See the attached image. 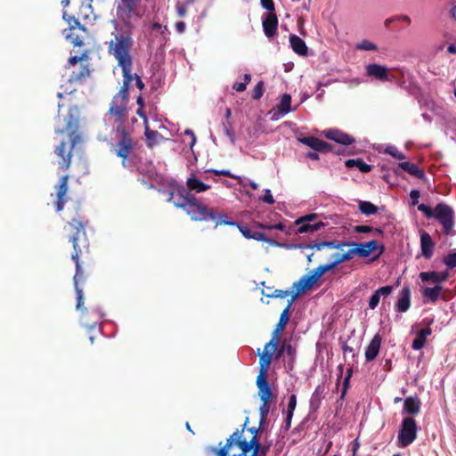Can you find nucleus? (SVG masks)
<instances>
[{"label":"nucleus","instance_id":"obj_50","mask_svg":"<svg viewBox=\"0 0 456 456\" xmlns=\"http://www.w3.org/2000/svg\"><path fill=\"white\" fill-rule=\"evenodd\" d=\"M262 200L264 202H265V203H268V204H273L274 203V200H273V195L271 193V191L269 189H265V195L262 198Z\"/></svg>","mask_w":456,"mask_h":456},{"label":"nucleus","instance_id":"obj_32","mask_svg":"<svg viewBox=\"0 0 456 456\" xmlns=\"http://www.w3.org/2000/svg\"><path fill=\"white\" fill-rule=\"evenodd\" d=\"M430 334H431V330L429 328H426V329L421 330L418 333L417 338L413 340L412 347L415 350L421 349L425 346L427 338Z\"/></svg>","mask_w":456,"mask_h":456},{"label":"nucleus","instance_id":"obj_51","mask_svg":"<svg viewBox=\"0 0 456 456\" xmlns=\"http://www.w3.org/2000/svg\"><path fill=\"white\" fill-rule=\"evenodd\" d=\"M263 94V83H258L255 89H254V94H253V97L255 99H259Z\"/></svg>","mask_w":456,"mask_h":456},{"label":"nucleus","instance_id":"obj_30","mask_svg":"<svg viewBox=\"0 0 456 456\" xmlns=\"http://www.w3.org/2000/svg\"><path fill=\"white\" fill-rule=\"evenodd\" d=\"M292 302L293 301H291V299H290L288 305L286 306V308L282 311V313L280 316V321L277 325V328L273 334V338L277 334L278 343L280 342V332H281V330H283V328L285 327V325L287 324V322L289 321V308L292 305Z\"/></svg>","mask_w":456,"mask_h":456},{"label":"nucleus","instance_id":"obj_59","mask_svg":"<svg viewBox=\"0 0 456 456\" xmlns=\"http://www.w3.org/2000/svg\"><path fill=\"white\" fill-rule=\"evenodd\" d=\"M89 75V70L86 68H84L83 70L80 72L79 76L73 77L72 80H78L82 77H85Z\"/></svg>","mask_w":456,"mask_h":456},{"label":"nucleus","instance_id":"obj_6","mask_svg":"<svg viewBox=\"0 0 456 456\" xmlns=\"http://www.w3.org/2000/svg\"><path fill=\"white\" fill-rule=\"evenodd\" d=\"M69 225L71 228H74V229L77 230V236H73L71 238V241L73 243V248H74V250H75V252L72 254V259L76 262V266H77V273H76V274L74 276L76 291H77V309H80L81 305L84 303V298H83L82 289L77 287V278H78L79 275H81V273H82L81 265H80L79 261H78L79 251L77 249V240H78L79 236L80 235H84L85 232H84L82 224L78 221H73V222L69 223Z\"/></svg>","mask_w":456,"mask_h":456},{"label":"nucleus","instance_id":"obj_64","mask_svg":"<svg viewBox=\"0 0 456 456\" xmlns=\"http://www.w3.org/2000/svg\"><path fill=\"white\" fill-rule=\"evenodd\" d=\"M82 59H83V57H77V56L71 57V58H69V65H75V64H77L78 61H80Z\"/></svg>","mask_w":456,"mask_h":456},{"label":"nucleus","instance_id":"obj_34","mask_svg":"<svg viewBox=\"0 0 456 456\" xmlns=\"http://www.w3.org/2000/svg\"><path fill=\"white\" fill-rule=\"evenodd\" d=\"M64 146H65V143L61 142V145L57 148L56 151H57V154L62 159V161L59 163L60 167L61 169H68L70 165L71 153H70V151H69V152L65 156L64 155Z\"/></svg>","mask_w":456,"mask_h":456},{"label":"nucleus","instance_id":"obj_8","mask_svg":"<svg viewBox=\"0 0 456 456\" xmlns=\"http://www.w3.org/2000/svg\"><path fill=\"white\" fill-rule=\"evenodd\" d=\"M325 273L321 266H318L309 273L302 276L297 282L293 284L295 294L291 297V301H294L298 295L305 293L306 290L313 288V286L319 281V279Z\"/></svg>","mask_w":456,"mask_h":456},{"label":"nucleus","instance_id":"obj_38","mask_svg":"<svg viewBox=\"0 0 456 456\" xmlns=\"http://www.w3.org/2000/svg\"><path fill=\"white\" fill-rule=\"evenodd\" d=\"M419 278L423 282L439 284L438 272H421Z\"/></svg>","mask_w":456,"mask_h":456},{"label":"nucleus","instance_id":"obj_36","mask_svg":"<svg viewBox=\"0 0 456 456\" xmlns=\"http://www.w3.org/2000/svg\"><path fill=\"white\" fill-rule=\"evenodd\" d=\"M346 166L348 167H356L362 173L370 171V166L361 159H348L346 162Z\"/></svg>","mask_w":456,"mask_h":456},{"label":"nucleus","instance_id":"obj_53","mask_svg":"<svg viewBox=\"0 0 456 456\" xmlns=\"http://www.w3.org/2000/svg\"><path fill=\"white\" fill-rule=\"evenodd\" d=\"M261 4L265 9H266L268 11H273V9H274V4H273V0H261Z\"/></svg>","mask_w":456,"mask_h":456},{"label":"nucleus","instance_id":"obj_41","mask_svg":"<svg viewBox=\"0 0 456 456\" xmlns=\"http://www.w3.org/2000/svg\"><path fill=\"white\" fill-rule=\"evenodd\" d=\"M256 226L261 229H268V230L276 229V230H280V231H285V226L281 222H278L273 224H269V223H257Z\"/></svg>","mask_w":456,"mask_h":456},{"label":"nucleus","instance_id":"obj_48","mask_svg":"<svg viewBox=\"0 0 456 456\" xmlns=\"http://www.w3.org/2000/svg\"><path fill=\"white\" fill-rule=\"evenodd\" d=\"M193 2V0H186L184 4H178L177 5V12L180 17H183L186 13V6L191 4Z\"/></svg>","mask_w":456,"mask_h":456},{"label":"nucleus","instance_id":"obj_1","mask_svg":"<svg viewBox=\"0 0 456 456\" xmlns=\"http://www.w3.org/2000/svg\"><path fill=\"white\" fill-rule=\"evenodd\" d=\"M278 347V336L277 334L271 338V340L265 346V348L262 353H258L260 360V370L259 375L256 379V384L259 388V396L263 401L264 404L261 407L262 414L267 412V404L268 401L272 396V392L270 390L268 382L266 380V373L269 369L270 363L273 359V355L277 350Z\"/></svg>","mask_w":456,"mask_h":456},{"label":"nucleus","instance_id":"obj_56","mask_svg":"<svg viewBox=\"0 0 456 456\" xmlns=\"http://www.w3.org/2000/svg\"><path fill=\"white\" fill-rule=\"evenodd\" d=\"M351 375H352V370H348V371L346 373V377L345 378V380H344V390H343L342 395H344L346 394V388L348 387V383H349V379L351 378Z\"/></svg>","mask_w":456,"mask_h":456},{"label":"nucleus","instance_id":"obj_22","mask_svg":"<svg viewBox=\"0 0 456 456\" xmlns=\"http://www.w3.org/2000/svg\"><path fill=\"white\" fill-rule=\"evenodd\" d=\"M134 147L133 141L127 137L125 136L118 143V149L116 150V153L119 158H122L125 161L127 156L130 153V151Z\"/></svg>","mask_w":456,"mask_h":456},{"label":"nucleus","instance_id":"obj_12","mask_svg":"<svg viewBox=\"0 0 456 456\" xmlns=\"http://www.w3.org/2000/svg\"><path fill=\"white\" fill-rule=\"evenodd\" d=\"M141 0H120L118 5V15L123 20L130 19L133 15H138L137 8Z\"/></svg>","mask_w":456,"mask_h":456},{"label":"nucleus","instance_id":"obj_63","mask_svg":"<svg viewBox=\"0 0 456 456\" xmlns=\"http://www.w3.org/2000/svg\"><path fill=\"white\" fill-rule=\"evenodd\" d=\"M355 230L359 232H368L370 231V227L365 226V225H361V226H356Z\"/></svg>","mask_w":456,"mask_h":456},{"label":"nucleus","instance_id":"obj_33","mask_svg":"<svg viewBox=\"0 0 456 456\" xmlns=\"http://www.w3.org/2000/svg\"><path fill=\"white\" fill-rule=\"evenodd\" d=\"M399 167L403 169L404 171L408 172L409 174L419 177L423 178L424 173L421 171L415 164L411 163L409 161H403L399 163Z\"/></svg>","mask_w":456,"mask_h":456},{"label":"nucleus","instance_id":"obj_16","mask_svg":"<svg viewBox=\"0 0 456 456\" xmlns=\"http://www.w3.org/2000/svg\"><path fill=\"white\" fill-rule=\"evenodd\" d=\"M322 134L325 137H327L328 139L335 141L336 142L340 143V144L346 145V144H350L354 142V139L350 135H348L341 131H338L337 129H329V130L323 131Z\"/></svg>","mask_w":456,"mask_h":456},{"label":"nucleus","instance_id":"obj_62","mask_svg":"<svg viewBox=\"0 0 456 456\" xmlns=\"http://www.w3.org/2000/svg\"><path fill=\"white\" fill-rule=\"evenodd\" d=\"M175 28L179 33H183L185 30V24L183 21H178L175 24Z\"/></svg>","mask_w":456,"mask_h":456},{"label":"nucleus","instance_id":"obj_20","mask_svg":"<svg viewBox=\"0 0 456 456\" xmlns=\"http://www.w3.org/2000/svg\"><path fill=\"white\" fill-rule=\"evenodd\" d=\"M91 2L92 0H75L76 4H81L80 10L77 13L79 19L85 20H92L94 19Z\"/></svg>","mask_w":456,"mask_h":456},{"label":"nucleus","instance_id":"obj_46","mask_svg":"<svg viewBox=\"0 0 456 456\" xmlns=\"http://www.w3.org/2000/svg\"><path fill=\"white\" fill-rule=\"evenodd\" d=\"M252 239L259 241H266L273 246H280L279 243L275 242L273 240H266L265 235L262 232H254Z\"/></svg>","mask_w":456,"mask_h":456},{"label":"nucleus","instance_id":"obj_11","mask_svg":"<svg viewBox=\"0 0 456 456\" xmlns=\"http://www.w3.org/2000/svg\"><path fill=\"white\" fill-rule=\"evenodd\" d=\"M435 218H436L443 225L445 232H449L452 226V209L444 204H439L435 208Z\"/></svg>","mask_w":456,"mask_h":456},{"label":"nucleus","instance_id":"obj_13","mask_svg":"<svg viewBox=\"0 0 456 456\" xmlns=\"http://www.w3.org/2000/svg\"><path fill=\"white\" fill-rule=\"evenodd\" d=\"M337 248L338 250L330 255V259L332 261L330 263L320 265L325 273L333 270L338 264L352 259L351 249L345 251L340 248V246Z\"/></svg>","mask_w":456,"mask_h":456},{"label":"nucleus","instance_id":"obj_58","mask_svg":"<svg viewBox=\"0 0 456 456\" xmlns=\"http://www.w3.org/2000/svg\"><path fill=\"white\" fill-rule=\"evenodd\" d=\"M246 86H247V84L244 82V83H235L233 85V89L238 91V92H242L246 89Z\"/></svg>","mask_w":456,"mask_h":456},{"label":"nucleus","instance_id":"obj_25","mask_svg":"<svg viewBox=\"0 0 456 456\" xmlns=\"http://www.w3.org/2000/svg\"><path fill=\"white\" fill-rule=\"evenodd\" d=\"M442 290V286L437 284L434 287L422 286L421 287V294L427 298L428 301L435 303L437 301L440 296V292Z\"/></svg>","mask_w":456,"mask_h":456},{"label":"nucleus","instance_id":"obj_5","mask_svg":"<svg viewBox=\"0 0 456 456\" xmlns=\"http://www.w3.org/2000/svg\"><path fill=\"white\" fill-rule=\"evenodd\" d=\"M131 82L126 83L124 78L123 86L119 92L113 97L109 113L113 116L117 122L122 123L126 117L128 102V87Z\"/></svg>","mask_w":456,"mask_h":456},{"label":"nucleus","instance_id":"obj_55","mask_svg":"<svg viewBox=\"0 0 456 456\" xmlns=\"http://www.w3.org/2000/svg\"><path fill=\"white\" fill-rule=\"evenodd\" d=\"M419 191H417V190H412L410 193V197L412 200V204L415 205L418 203L419 201Z\"/></svg>","mask_w":456,"mask_h":456},{"label":"nucleus","instance_id":"obj_52","mask_svg":"<svg viewBox=\"0 0 456 456\" xmlns=\"http://www.w3.org/2000/svg\"><path fill=\"white\" fill-rule=\"evenodd\" d=\"M241 234L247 239H252L254 232H252L248 227L238 226Z\"/></svg>","mask_w":456,"mask_h":456},{"label":"nucleus","instance_id":"obj_2","mask_svg":"<svg viewBox=\"0 0 456 456\" xmlns=\"http://www.w3.org/2000/svg\"><path fill=\"white\" fill-rule=\"evenodd\" d=\"M260 450V444L257 442L256 436L248 442L242 438V432H234L228 439L224 447L220 450L212 448V451L216 453V456H245L248 452L252 451L250 456H257Z\"/></svg>","mask_w":456,"mask_h":456},{"label":"nucleus","instance_id":"obj_54","mask_svg":"<svg viewBox=\"0 0 456 456\" xmlns=\"http://www.w3.org/2000/svg\"><path fill=\"white\" fill-rule=\"evenodd\" d=\"M346 83L349 84L351 87L357 86L362 83V80L359 77H354L350 79H346Z\"/></svg>","mask_w":456,"mask_h":456},{"label":"nucleus","instance_id":"obj_27","mask_svg":"<svg viewBox=\"0 0 456 456\" xmlns=\"http://www.w3.org/2000/svg\"><path fill=\"white\" fill-rule=\"evenodd\" d=\"M290 45L295 53L299 55H305L307 53V46L303 39L296 35L289 37Z\"/></svg>","mask_w":456,"mask_h":456},{"label":"nucleus","instance_id":"obj_45","mask_svg":"<svg viewBox=\"0 0 456 456\" xmlns=\"http://www.w3.org/2000/svg\"><path fill=\"white\" fill-rule=\"evenodd\" d=\"M317 214H309V215H305L304 216H301L299 218H297L296 221H295V224H300L301 223H310V222H314L317 219Z\"/></svg>","mask_w":456,"mask_h":456},{"label":"nucleus","instance_id":"obj_18","mask_svg":"<svg viewBox=\"0 0 456 456\" xmlns=\"http://www.w3.org/2000/svg\"><path fill=\"white\" fill-rule=\"evenodd\" d=\"M299 141L302 143L318 151L326 152L330 151V147L327 142L315 137L300 138Z\"/></svg>","mask_w":456,"mask_h":456},{"label":"nucleus","instance_id":"obj_23","mask_svg":"<svg viewBox=\"0 0 456 456\" xmlns=\"http://www.w3.org/2000/svg\"><path fill=\"white\" fill-rule=\"evenodd\" d=\"M277 18L273 13H268L265 19L263 20V28L266 37H273L277 30Z\"/></svg>","mask_w":456,"mask_h":456},{"label":"nucleus","instance_id":"obj_35","mask_svg":"<svg viewBox=\"0 0 456 456\" xmlns=\"http://www.w3.org/2000/svg\"><path fill=\"white\" fill-rule=\"evenodd\" d=\"M299 228L297 229L298 233H306V232H314L324 226L322 222H316L314 224L310 223H301Z\"/></svg>","mask_w":456,"mask_h":456},{"label":"nucleus","instance_id":"obj_19","mask_svg":"<svg viewBox=\"0 0 456 456\" xmlns=\"http://www.w3.org/2000/svg\"><path fill=\"white\" fill-rule=\"evenodd\" d=\"M380 345L381 337L379 334H376L365 350V358L367 361H372L376 358L379 352Z\"/></svg>","mask_w":456,"mask_h":456},{"label":"nucleus","instance_id":"obj_29","mask_svg":"<svg viewBox=\"0 0 456 456\" xmlns=\"http://www.w3.org/2000/svg\"><path fill=\"white\" fill-rule=\"evenodd\" d=\"M403 410L410 414H418L420 410V401L416 397H407L404 400Z\"/></svg>","mask_w":456,"mask_h":456},{"label":"nucleus","instance_id":"obj_17","mask_svg":"<svg viewBox=\"0 0 456 456\" xmlns=\"http://www.w3.org/2000/svg\"><path fill=\"white\" fill-rule=\"evenodd\" d=\"M434 246H435V243H434L431 236L428 232L422 231L420 233V247H421L422 255L426 258L428 259L432 256Z\"/></svg>","mask_w":456,"mask_h":456},{"label":"nucleus","instance_id":"obj_49","mask_svg":"<svg viewBox=\"0 0 456 456\" xmlns=\"http://www.w3.org/2000/svg\"><path fill=\"white\" fill-rule=\"evenodd\" d=\"M184 135L188 136L190 138L189 145L191 148H192L194 146V144L196 143V136H195L194 133L190 129H186L184 131Z\"/></svg>","mask_w":456,"mask_h":456},{"label":"nucleus","instance_id":"obj_26","mask_svg":"<svg viewBox=\"0 0 456 456\" xmlns=\"http://www.w3.org/2000/svg\"><path fill=\"white\" fill-rule=\"evenodd\" d=\"M186 184L189 190L194 191L198 193L205 191L210 188L208 184L201 182L195 175H191L187 179Z\"/></svg>","mask_w":456,"mask_h":456},{"label":"nucleus","instance_id":"obj_4","mask_svg":"<svg viewBox=\"0 0 456 456\" xmlns=\"http://www.w3.org/2000/svg\"><path fill=\"white\" fill-rule=\"evenodd\" d=\"M132 40L129 37H118L115 36L114 39L110 42L109 51L118 61V65L123 71V77L126 78L127 82H132L134 76L131 73V58L128 53L131 47Z\"/></svg>","mask_w":456,"mask_h":456},{"label":"nucleus","instance_id":"obj_9","mask_svg":"<svg viewBox=\"0 0 456 456\" xmlns=\"http://www.w3.org/2000/svg\"><path fill=\"white\" fill-rule=\"evenodd\" d=\"M384 247L377 240H370L364 243H354L351 248L352 258L354 256L361 257H371L377 259L383 253Z\"/></svg>","mask_w":456,"mask_h":456},{"label":"nucleus","instance_id":"obj_61","mask_svg":"<svg viewBox=\"0 0 456 456\" xmlns=\"http://www.w3.org/2000/svg\"><path fill=\"white\" fill-rule=\"evenodd\" d=\"M448 272H441V273H438V281H439V284L441 282H444L447 279H448Z\"/></svg>","mask_w":456,"mask_h":456},{"label":"nucleus","instance_id":"obj_57","mask_svg":"<svg viewBox=\"0 0 456 456\" xmlns=\"http://www.w3.org/2000/svg\"><path fill=\"white\" fill-rule=\"evenodd\" d=\"M136 114L138 116H140L142 119H143V124L144 126L148 125L149 124V121H148V118L146 117V115L143 113V110H142V108L140 107L137 111H136Z\"/></svg>","mask_w":456,"mask_h":456},{"label":"nucleus","instance_id":"obj_43","mask_svg":"<svg viewBox=\"0 0 456 456\" xmlns=\"http://www.w3.org/2000/svg\"><path fill=\"white\" fill-rule=\"evenodd\" d=\"M385 152L397 159H405V156L401 151H399L396 147L392 146V145L387 146L385 149Z\"/></svg>","mask_w":456,"mask_h":456},{"label":"nucleus","instance_id":"obj_31","mask_svg":"<svg viewBox=\"0 0 456 456\" xmlns=\"http://www.w3.org/2000/svg\"><path fill=\"white\" fill-rule=\"evenodd\" d=\"M291 104V97L289 94H285L281 96L280 103L277 105L276 109L278 111V115L283 116L290 111L293 110V109L290 107Z\"/></svg>","mask_w":456,"mask_h":456},{"label":"nucleus","instance_id":"obj_10","mask_svg":"<svg viewBox=\"0 0 456 456\" xmlns=\"http://www.w3.org/2000/svg\"><path fill=\"white\" fill-rule=\"evenodd\" d=\"M417 436V424L416 421L407 417L403 419L402 428L398 434V443L401 447H406L411 444Z\"/></svg>","mask_w":456,"mask_h":456},{"label":"nucleus","instance_id":"obj_14","mask_svg":"<svg viewBox=\"0 0 456 456\" xmlns=\"http://www.w3.org/2000/svg\"><path fill=\"white\" fill-rule=\"evenodd\" d=\"M365 70L369 77L376 78L379 81L384 82L392 80V77L389 74V69L386 66L371 63L366 66Z\"/></svg>","mask_w":456,"mask_h":456},{"label":"nucleus","instance_id":"obj_40","mask_svg":"<svg viewBox=\"0 0 456 456\" xmlns=\"http://www.w3.org/2000/svg\"><path fill=\"white\" fill-rule=\"evenodd\" d=\"M297 405V397L295 395H291L289 397V402L288 405V412H287V423L289 426L290 420L293 415V411Z\"/></svg>","mask_w":456,"mask_h":456},{"label":"nucleus","instance_id":"obj_47","mask_svg":"<svg viewBox=\"0 0 456 456\" xmlns=\"http://www.w3.org/2000/svg\"><path fill=\"white\" fill-rule=\"evenodd\" d=\"M418 209L424 213L427 217H435V209L433 210L430 207L425 204L419 205Z\"/></svg>","mask_w":456,"mask_h":456},{"label":"nucleus","instance_id":"obj_7","mask_svg":"<svg viewBox=\"0 0 456 456\" xmlns=\"http://www.w3.org/2000/svg\"><path fill=\"white\" fill-rule=\"evenodd\" d=\"M77 109L69 110L68 113H61L60 110L55 131L59 134H67L71 139L77 129Z\"/></svg>","mask_w":456,"mask_h":456},{"label":"nucleus","instance_id":"obj_21","mask_svg":"<svg viewBox=\"0 0 456 456\" xmlns=\"http://www.w3.org/2000/svg\"><path fill=\"white\" fill-rule=\"evenodd\" d=\"M391 292L392 287L390 286H384L377 289L370 298L369 307L370 309H375L379 303L380 297H387L391 294Z\"/></svg>","mask_w":456,"mask_h":456},{"label":"nucleus","instance_id":"obj_39","mask_svg":"<svg viewBox=\"0 0 456 456\" xmlns=\"http://www.w3.org/2000/svg\"><path fill=\"white\" fill-rule=\"evenodd\" d=\"M359 209L364 215H372L377 211V207L369 201H360Z\"/></svg>","mask_w":456,"mask_h":456},{"label":"nucleus","instance_id":"obj_15","mask_svg":"<svg viewBox=\"0 0 456 456\" xmlns=\"http://www.w3.org/2000/svg\"><path fill=\"white\" fill-rule=\"evenodd\" d=\"M63 18L67 20V22L69 25V29L64 30V37H66L67 40H69L70 43H72L74 45H77V46L81 45L82 40L78 37V36H77L73 33V30L77 27H79L81 29H84L83 27L79 26V22H78L77 19H76L75 17L69 16L68 18L66 12L63 13Z\"/></svg>","mask_w":456,"mask_h":456},{"label":"nucleus","instance_id":"obj_24","mask_svg":"<svg viewBox=\"0 0 456 456\" xmlns=\"http://www.w3.org/2000/svg\"><path fill=\"white\" fill-rule=\"evenodd\" d=\"M68 191V175L61 178V184L58 187V201L56 205L57 211H61L64 208L65 196Z\"/></svg>","mask_w":456,"mask_h":456},{"label":"nucleus","instance_id":"obj_44","mask_svg":"<svg viewBox=\"0 0 456 456\" xmlns=\"http://www.w3.org/2000/svg\"><path fill=\"white\" fill-rule=\"evenodd\" d=\"M444 264L449 267V268H453L456 266V252H453V253H450L448 254L444 259Z\"/></svg>","mask_w":456,"mask_h":456},{"label":"nucleus","instance_id":"obj_60","mask_svg":"<svg viewBox=\"0 0 456 456\" xmlns=\"http://www.w3.org/2000/svg\"><path fill=\"white\" fill-rule=\"evenodd\" d=\"M289 294H290L289 291L275 290L273 296L276 297L283 298V297H288Z\"/></svg>","mask_w":456,"mask_h":456},{"label":"nucleus","instance_id":"obj_37","mask_svg":"<svg viewBox=\"0 0 456 456\" xmlns=\"http://www.w3.org/2000/svg\"><path fill=\"white\" fill-rule=\"evenodd\" d=\"M144 129H145L144 134L146 136L147 143L150 147H152L153 145H155L158 142L160 135L158 132L151 130L149 127V124L144 126Z\"/></svg>","mask_w":456,"mask_h":456},{"label":"nucleus","instance_id":"obj_28","mask_svg":"<svg viewBox=\"0 0 456 456\" xmlns=\"http://www.w3.org/2000/svg\"><path fill=\"white\" fill-rule=\"evenodd\" d=\"M398 299L396 308L399 312H406L411 305V291L409 288H403Z\"/></svg>","mask_w":456,"mask_h":456},{"label":"nucleus","instance_id":"obj_42","mask_svg":"<svg viewBox=\"0 0 456 456\" xmlns=\"http://www.w3.org/2000/svg\"><path fill=\"white\" fill-rule=\"evenodd\" d=\"M356 48L358 50H363V51H375V50H377L376 45L373 44L372 42L369 41V40H362V41L359 42L356 45Z\"/></svg>","mask_w":456,"mask_h":456},{"label":"nucleus","instance_id":"obj_3","mask_svg":"<svg viewBox=\"0 0 456 456\" xmlns=\"http://www.w3.org/2000/svg\"><path fill=\"white\" fill-rule=\"evenodd\" d=\"M170 200L176 208H183L193 220L203 221L208 218L216 219L214 211L198 201L187 192L170 193Z\"/></svg>","mask_w":456,"mask_h":456}]
</instances>
